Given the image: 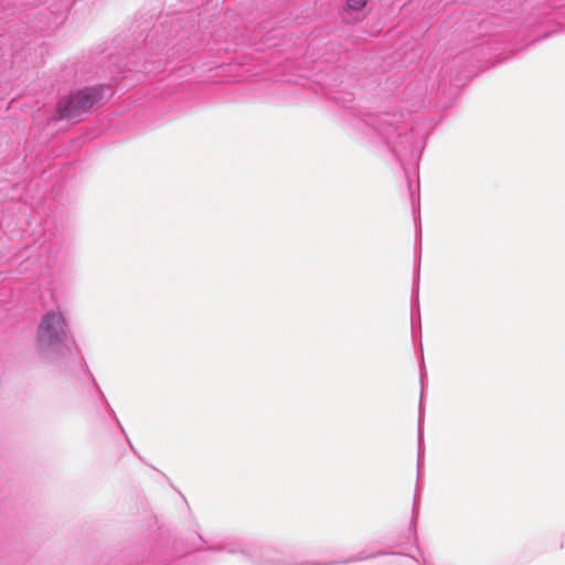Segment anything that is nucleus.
Masks as SVG:
<instances>
[{"mask_svg":"<svg viewBox=\"0 0 565 565\" xmlns=\"http://www.w3.org/2000/svg\"><path fill=\"white\" fill-rule=\"evenodd\" d=\"M113 90L107 85L84 87L62 99L57 110L63 118L73 119L110 99Z\"/></svg>","mask_w":565,"mask_h":565,"instance_id":"nucleus-1","label":"nucleus"},{"mask_svg":"<svg viewBox=\"0 0 565 565\" xmlns=\"http://www.w3.org/2000/svg\"><path fill=\"white\" fill-rule=\"evenodd\" d=\"M66 334L65 319L62 313L50 311L42 318L38 337L40 342L52 344L62 340Z\"/></svg>","mask_w":565,"mask_h":565,"instance_id":"nucleus-2","label":"nucleus"},{"mask_svg":"<svg viewBox=\"0 0 565 565\" xmlns=\"http://www.w3.org/2000/svg\"><path fill=\"white\" fill-rule=\"evenodd\" d=\"M370 0H345L342 17L347 23H361L367 15L365 9Z\"/></svg>","mask_w":565,"mask_h":565,"instance_id":"nucleus-3","label":"nucleus"}]
</instances>
